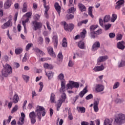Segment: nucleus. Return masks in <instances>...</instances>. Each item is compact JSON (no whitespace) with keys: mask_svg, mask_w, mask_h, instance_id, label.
<instances>
[{"mask_svg":"<svg viewBox=\"0 0 125 125\" xmlns=\"http://www.w3.org/2000/svg\"><path fill=\"white\" fill-rule=\"evenodd\" d=\"M46 114V112H45V109L44 108V107H43V106L38 105L36 108L35 112V111H32L30 112L29 114V117L30 119L31 124L32 125H34V124H36V117H37L39 121H41L42 115V117H44Z\"/></svg>","mask_w":125,"mask_h":125,"instance_id":"1","label":"nucleus"},{"mask_svg":"<svg viewBox=\"0 0 125 125\" xmlns=\"http://www.w3.org/2000/svg\"><path fill=\"white\" fill-rule=\"evenodd\" d=\"M11 73H12V67L10 65L7 63L5 66H3V69L1 71V74L3 77L6 78Z\"/></svg>","mask_w":125,"mask_h":125,"instance_id":"2","label":"nucleus"},{"mask_svg":"<svg viewBox=\"0 0 125 125\" xmlns=\"http://www.w3.org/2000/svg\"><path fill=\"white\" fill-rule=\"evenodd\" d=\"M115 123L117 124V125H123V124H125V115L124 114H119L116 117L115 120Z\"/></svg>","mask_w":125,"mask_h":125,"instance_id":"3","label":"nucleus"},{"mask_svg":"<svg viewBox=\"0 0 125 125\" xmlns=\"http://www.w3.org/2000/svg\"><path fill=\"white\" fill-rule=\"evenodd\" d=\"M62 24L63 25V28L66 32H72L75 27L73 24L69 23L68 24L66 21L62 22Z\"/></svg>","mask_w":125,"mask_h":125,"instance_id":"4","label":"nucleus"},{"mask_svg":"<svg viewBox=\"0 0 125 125\" xmlns=\"http://www.w3.org/2000/svg\"><path fill=\"white\" fill-rule=\"evenodd\" d=\"M66 89H73V88H79L80 87V83L78 82L74 81H69V83L66 84Z\"/></svg>","mask_w":125,"mask_h":125,"instance_id":"5","label":"nucleus"},{"mask_svg":"<svg viewBox=\"0 0 125 125\" xmlns=\"http://www.w3.org/2000/svg\"><path fill=\"white\" fill-rule=\"evenodd\" d=\"M32 26H33L34 31H38L40 29L42 28V23L39 22L37 21H32Z\"/></svg>","mask_w":125,"mask_h":125,"instance_id":"6","label":"nucleus"},{"mask_svg":"<svg viewBox=\"0 0 125 125\" xmlns=\"http://www.w3.org/2000/svg\"><path fill=\"white\" fill-rule=\"evenodd\" d=\"M67 98V96L66 94H63L62 95V99H60L59 100V103L57 104V110L59 111V109H60V107L62 105V104L65 102V100Z\"/></svg>","mask_w":125,"mask_h":125,"instance_id":"7","label":"nucleus"},{"mask_svg":"<svg viewBox=\"0 0 125 125\" xmlns=\"http://www.w3.org/2000/svg\"><path fill=\"white\" fill-rule=\"evenodd\" d=\"M12 26V22L11 21V20H9L6 22H5L3 25H1V29H7V28L9 27H11Z\"/></svg>","mask_w":125,"mask_h":125,"instance_id":"8","label":"nucleus"},{"mask_svg":"<svg viewBox=\"0 0 125 125\" xmlns=\"http://www.w3.org/2000/svg\"><path fill=\"white\" fill-rule=\"evenodd\" d=\"M125 3V0H118L116 3L115 7V9H117L119 10L121 7H122V5Z\"/></svg>","mask_w":125,"mask_h":125,"instance_id":"9","label":"nucleus"},{"mask_svg":"<svg viewBox=\"0 0 125 125\" xmlns=\"http://www.w3.org/2000/svg\"><path fill=\"white\" fill-rule=\"evenodd\" d=\"M125 42L124 41H121L118 42L117 43V48H118L119 49H121V50H124V49H125Z\"/></svg>","mask_w":125,"mask_h":125,"instance_id":"10","label":"nucleus"},{"mask_svg":"<svg viewBox=\"0 0 125 125\" xmlns=\"http://www.w3.org/2000/svg\"><path fill=\"white\" fill-rule=\"evenodd\" d=\"M100 47V42H96L92 45V51H96Z\"/></svg>","mask_w":125,"mask_h":125,"instance_id":"11","label":"nucleus"},{"mask_svg":"<svg viewBox=\"0 0 125 125\" xmlns=\"http://www.w3.org/2000/svg\"><path fill=\"white\" fill-rule=\"evenodd\" d=\"M53 42H54V46L56 48H57V45H58V36H57V34L55 33L53 38H52Z\"/></svg>","mask_w":125,"mask_h":125,"instance_id":"12","label":"nucleus"},{"mask_svg":"<svg viewBox=\"0 0 125 125\" xmlns=\"http://www.w3.org/2000/svg\"><path fill=\"white\" fill-rule=\"evenodd\" d=\"M95 90L97 92H101L104 90V86L100 84H96Z\"/></svg>","mask_w":125,"mask_h":125,"instance_id":"13","label":"nucleus"},{"mask_svg":"<svg viewBox=\"0 0 125 125\" xmlns=\"http://www.w3.org/2000/svg\"><path fill=\"white\" fill-rule=\"evenodd\" d=\"M54 7L59 16H60V13H61V6H60L59 3H58V2L55 3Z\"/></svg>","mask_w":125,"mask_h":125,"instance_id":"14","label":"nucleus"},{"mask_svg":"<svg viewBox=\"0 0 125 125\" xmlns=\"http://www.w3.org/2000/svg\"><path fill=\"white\" fill-rule=\"evenodd\" d=\"M101 34H102V30L101 29H100L98 30L97 31H93L91 32V38H95V35H101Z\"/></svg>","mask_w":125,"mask_h":125,"instance_id":"15","label":"nucleus"},{"mask_svg":"<svg viewBox=\"0 0 125 125\" xmlns=\"http://www.w3.org/2000/svg\"><path fill=\"white\" fill-rule=\"evenodd\" d=\"M78 7L79 8V10H80L81 12L86 11V7L82 3H79L78 4Z\"/></svg>","mask_w":125,"mask_h":125,"instance_id":"16","label":"nucleus"},{"mask_svg":"<svg viewBox=\"0 0 125 125\" xmlns=\"http://www.w3.org/2000/svg\"><path fill=\"white\" fill-rule=\"evenodd\" d=\"M47 51L50 56L53 57H55V53L53 51V48L52 47L49 46L47 48Z\"/></svg>","mask_w":125,"mask_h":125,"instance_id":"17","label":"nucleus"},{"mask_svg":"<svg viewBox=\"0 0 125 125\" xmlns=\"http://www.w3.org/2000/svg\"><path fill=\"white\" fill-rule=\"evenodd\" d=\"M50 102L51 103H56V97L55 94L51 93L50 94Z\"/></svg>","mask_w":125,"mask_h":125,"instance_id":"18","label":"nucleus"},{"mask_svg":"<svg viewBox=\"0 0 125 125\" xmlns=\"http://www.w3.org/2000/svg\"><path fill=\"white\" fill-rule=\"evenodd\" d=\"M93 70L95 72H100V71H103L104 70V66L102 64L101 66H96L94 68Z\"/></svg>","mask_w":125,"mask_h":125,"instance_id":"19","label":"nucleus"},{"mask_svg":"<svg viewBox=\"0 0 125 125\" xmlns=\"http://www.w3.org/2000/svg\"><path fill=\"white\" fill-rule=\"evenodd\" d=\"M87 87H85L83 90L79 94V96H80V97H81V98H83V96H84V94H85V93H86L87 92Z\"/></svg>","mask_w":125,"mask_h":125,"instance_id":"20","label":"nucleus"},{"mask_svg":"<svg viewBox=\"0 0 125 125\" xmlns=\"http://www.w3.org/2000/svg\"><path fill=\"white\" fill-rule=\"evenodd\" d=\"M78 47L81 49H84L85 48V44L83 41H80L78 43Z\"/></svg>","mask_w":125,"mask_h":125,"instance_id":"21","label":"nucleus"},{"mask_svg":"<svg viewBox=\"0 0 125 125\" xmlns=\"http://www.w3.org/2000/svg\"><path fill=\"white\" fill-rule=\"evenodd\" d=\"M108 60L107 56H104L100 57L98 59V62H104V61H106V60Z\"/></svg>","mask_w":125,"mask_h":125,"instance_id":"22","label":"nucleus"},{"mask_svg":"<svg viewBox=\"0 0 125 125\" xmlns=\"http://www.w3.org/2000/svg\"><path fill=\"white\" fill-rule=\"evenodd\" d=\"M29 18H27L25 21H22V25L24 27V33H27V30H26V23H28V22H29Z\"/></svg>","mask_w":125,"mask_h":125,"instance_id":"23","label":"nucleus"},{"mask_svg":"<svg viewBox=\"0 0 125 125\" xmlns=\"http://www.w3.org/2000/svg\"><path fill=\"white\" fill-rule=\"evenodd\" d=\"M99 104V102L97 101H95L94 102V112H97L99 111V109L98 108V104Z\"/></svg>","mask_w":125,"mask_h":125,"instance_id":"24","label":"nucleus"},{"mask_svg":"<svg viewBox=\"0 0 125 125\" xmlns=\"http://www.w3.org/2000/svg\"><path fill=\"white\" fill-rule=\"evenodd\" d=\"M11 5V1H10V0H7L4 5V7L5 9H7V8H9Z\"/></svg>","mask_w":125,"mask_h":125,"instance_id":"25","label":"nucleus"},{"mask_svg":"<svg viewBox=\"0 0 125 125\" xmlns=\"http://www.w3.org/2000/svg\"><path fill=\"white\" fill-rule=\"evenodd\" d=\"M67 88H68V87H67V85L65 87L61 86V87L60 88V92H61V93H62V94H66L65 93V92L66 91V90H68Z\"/></svg>","mask_w":125,"mask_h":125,"instance_id":"26","label":"nucleus"},{"mask_svg":"<svg viewBox=\"0 0 125 125\" xmlns=\"http://www.w3.org/2000/svg\"><path fill=\"white\" fill-rule=\"evenodd\" d=\"M18 101H19V96H18V94H15L14 95L13 102L14 103H18Z\"/></svg>","mask_w":125,"mask_h":125,"instance_id":"27","label":"nucleus"},{"mask_svg":"<svg viewBox=\"0 0 125 125\" xmlns=\"http://www.w3.org/2000/svg\"><path fill=\"white\" fill-rule=\"evenodd\" d=\"M110 19H111V16H110V15H106L104 18V23H108V22H109V21Z\"/></svg>","mask_w":125,"mask_h":125,"instance_id":"28","label":"nucleus"},{"mask_svg":"<svg viewBox=\"0 0 125 125\" xmlns=\"http://www.w3.org/2000/svg\"><path fill=\"white\" fill-rule=\"evenodd\" d=\"M86 34V30L85 29H84L83 30L82 32H81L80 37L81 39H84V38H85Z\"/></svg>","mask_w":125,"mask_h":125,"instance_id":"29","label":"nucleus"},{"mask_svg":"<svg viewBox=\"0 0 125 125\" xmlns=\"http://www.w3.org/2000/svg\"><path fill=\"white\" fill-rule=\"evenodd\" d=\"M125 61L124 60H121V62H119L118 64L119 68H122L123 67H125Z\"/></svg>","mask_w":125,"mask_h":125,"instance_id":"30","label":"nucleus"},{"mask_svg":"<svg viewBox=\"0 0 125 125\" xmlns=\"http://www.w3.org/2000/svg\"><path fill=\"white\" fill-rule=\"evenodd\" d=\"M118 18V16L116 14H113L111 16V22H114Z\"/></svg>","mask_w":125,"mask_h":125,"instance_id":"31","label":"nucleus"},{"mask_svg":"<svg viewBox=\"0 0 125 125\" xmlns=\"http://www.w3.org/2000/svg\"><path fill=\"white\" fill-rule=\"evenodd\" d=\"M22 51H23V49H22V48H17L15 50V52L17 55L21 54Z\"/></svg>","mask_w":125,"mask_h":125,"instance_id":"32","label":"nucleus"},{"mask_svg":"<svg viewBox=\"0 0 125 125\" xmlns=\"http://www.w3.org/2000/svg\"><path fill=\"white\" fill-rule=\"evenodd\" d=\"M58 60L60 62H59V64H60V62H62V60H63V55L62 54V53L60 52L58 55Z\"/></svg>","mask_w":125,"mask_h":125,"instance_id":"33","label":"nucleus"},{"mask_svg":"<svg viewBox=\"0 0 125 125\" xmlns=\"http://www.w3.org/2000/svg\"><path fill=\"white\" fill-rule=\"evenodd\" d=\"M67 45H68V43L67 42V39H66V38H63L62 40V46H63V47H67Z\"/></svg>","mask_w":125,"mask_h":125,"instance_id":"34","label":"nucleus"},{"mask_svg":"<svg viewBox=\"0 0 125 125\" xmlns=\"http://www.w3.org/2000/svg\"><path fill=\"white\" fill-rule=\"evenodd\" d=\"M88 13L89 16L91 17L92 18H93V17H94L93 15L92 14V6H90L88 8Z\"/></svg>","mask_w":125,"mask_h":125,"instance_id":"35","label":"nucleus"},{"mask_svg":"<svg viewBox=\"0 0 125 125\" xmlns=\"http://www.w3.org/2000/svg\"><path fill=\"white\" fill-rule=\"evenodd\" d=\"M22 78L26 82V83H28L30 80V77L28 75H22Z\"/></svg>","mask_w":125,"mask_h":125,"instance_id":"36","label":"nucleus"},{"mask_svg":"<svg viewBox=\"0 0 125 125\" xmlns=\"http://www.w3.org/2000/svg\"><path fill=\"white\" fill-rule=\"evenodd\" d=\"M97 28H98V25H92L90 27V31L91 32H91H94L93 31H94V30H95V29H97Z\"/></svg>","mask_w":125,"mask_h":125,"instance_id":"37","label":"nucleus"},{"mask_svg":"<svg viewBox=\"0 0 125 125\" xmlns=\"http://www.w3.org/2000/svg\"><path fill=\"white\" fill-rule=\"evenodd\" d=\"M46 75L49 80L53 77V73L51 71H49L47 73H46Z\"/></svg>","mask_w":125,"mask_h":125,"instance_id":"38","label":"nucleus"},{"mask_svg":"<svg viewBox=\"0 0 125 125\" xmlns=\"http://www.w3.org/2000/svg\"><path fill=\"white\" fill-rule=\"evenodd\" d=\"M35 52H37V53H39L40 54H41L42 55H44V53H43V52H42V50H41L38 48H36L35 49Z\"/></svg>","mask_w":125,"mask_h":125,"instance_id":"39","label":"nucleus"},{"mask_svg":"<svg viewBox=\"0 0 125 125\" xmlns=\"http://www.w3.org/2000/svg\"><path fill=\"white\" fill-rule=\"evenodd\" d=\"M38 44H42L43 43V38L42 37H39L38 40Z\"/></svg>","mask_w":125,"mask_h":125,"instance_id":"40","label":"nucleus"},{"mask_svg":"<svg viewBox=\"0 0 125 125\" xmlns=\"http://www.w3.org/2000/svg\"><path fill=\"white\" fill-rule=\"evenodd\" d=\"M33 44L32 43H29L27 44L25 48L26 51H29V49H30V48L33 46Z\"/></svg>","mask_w":125,"mask_h":125,"instance_id":"41","label":"nucleus"},{"mask_svg":"<svg viewBox=\"0 0 125 125\" xmlns=\"http://www.w3.org/2000/svg\"><path fill=\"white\" fill-rule=\"evenodd\" d=\"M18 110V105L17 104L15 105V106L13 107L12 110L11 111V114H13V113H15L16 111Z\"/></svg>","mask_w":125,"mask_h":125,"instance_id":"42","label":"nucleus"},{"mask_svg":"<svg viewBox=\"0 0 125 125\" xmlns=\"http://www.w3.org/2000/svg\"><path fill=\"white\" fill-rule=\"evenodd\" d=\"M112 26V24L110 23H107L105 25H104V30L105 31H107V30H109L110 28H111Z\"/></svg>","mask_w":125,"mask_h":125,"instance_id":"43","label":"nucleus"},{"mask_svg":"<svg viewBox=\"0 0 125 125\" xmlns=\"http://www.w3.org/2000/svg\"><path fill=\"white\" fill-rule=\"evenodd\" d=\"M43 6L44 7L45 9V14L47 15V12H48V11L49 10V6H46V4L44 5L43 4Z\"/></svg>","mask_w":125,"mask_h":125,"instance_id":"44","label":"nucleus"},{"mask_svg":"<svg viewBox=\"0 0 125 125\" xmlns=\"http://www.w3.org/2000/svg\"><path fill=\"white\" fill-rule=\"evenodd\" d=\"M120 86V83L119 82H116L114 83L113 86V89H116L118 88Z\"/></svg>","mask_w":125,"mask_h":125,"instance_id":"45","label":"nucleus"},{"mask_svg":"<svg viewBox=\"0 0 125 125\" xmlns=\"http://www.w3.org/2000/svg\"><path fill=\"white\" fill-rule=\"evenodd\" d=\"M58 79L62 81L63 80H65L64 78H65V76H64V74L61 73L58 76Z\"/></svg>","mask_w":125,"mask_h":125,"instance_id":"46","label":"nucleus"},{"mask_svg":"<svg viewBox=\"0 0 125 125\" xmlns=\"http://www.w3.org/2000/svg\"><path fill=\"white\" fill-rule=\"evenodd\" d=\"M122 39H123V35L121 34H118L116 35V40H117V41H121Z\"/></svg>","mask_w":125,"mask_h":125,"instance_id":"47","label":"nucleus"},{"mask_svg":"<svg viewBox=\"0 0 125 125\" xmlns=\"http://www.w3.org/2000/svg\"><path fill=\"white\" fill-rule=\"evenodd\" d=\"M79 110L82 113H85V108L83 106H80L79 107Z\"/></svg>","mask_w":125,"mask_h":125,"instance_id":"48","label":"nucleus"},{"mask_svg":"<svg viewBox=\"0 0 125 125\" xmlns=\"http://www.w3.org/2000/svg\"><path fill=\"white\" fill-rule=\"evenodd\" d=\"M75 11H76V8L74 7H71L69 9L68 13H75Z\"/></svg>","mask_w":125,"mask_h":125,"instance_id":"49","label":"nucleus"},{"mask_svg":"<svg viewBox=\"0 0 125 125\" xmlns=\"http://www.w3.org/2000/svg\"><path fill=\"white\" fill-rule=\"evenodd\" d=\"M61 86H66V81H65V79L61 80Z\"/></svg>","mask_w":125,"mask_h":125,"instance_id":"50","label":"nucleus"},{"mask_svg":"<svg viewBox=\"0 0 125 125\" xmlns=\"http://www.w3.org/2000/svg\"><path fill=\"white\" fill-rule=\"evenodd\" d=\"M66 18L67 19H68V20H70V19H74V15L72 14L67 15L66 16Z\"/></svg>","mask_w":125,"mask_h":125,"instance_id":"51","label":"nucleus"},{"mask_svg":"<svg viewBox=\"0 0 125 125\" xmlns=\"http://www.w3.org/2000/svg\"><path fill=\"white\" fill-rule=\"evenodd\" d=\"M39 85L40 86V88L39 89V92H41V91L42 90V88H43V83L42 82H40L39 83Z\"/></svg>","mask_w":125,"mask_h":125,"instance_id":"52","label":"nucleus"},{"mask_svg":"<svg viewBox=\"0 0 125 125\" xmlns=\"http://www.w3.org/2000/svg\"><path fill=\"white\" fill-rule=\"evenodd\" d=\"M40 17H41V16L39 14H36L35 15L33 18L34 19V20H35V21H38L39 20V18H40Z\"/></svg>","mask_w":125,"mask_h":125,"instance_id":"53","label":"nucleus"},{"mask_svg":"<svg viewBox=\"0 0 125 125\" xmlns=\"http://www.w3.org/2000/svg\"><path fill=\"white\" fill-rule=\"evenodd\" d=\"M92 98H93L92 94H89L85 97V100H89V99H92Z\"/></svg>","mask_w":125,"mask_h":125,"instance_id":"54","label":"nucleus"},{"mask_svg":"<svg viewBox=\"0 0 125 125\" xmlns=\"http://www.w3.org/2000/svg\"><path fill=\"white\" fill-rule=\"evenodd\" d=\"M24 16H25L26 17H27V18H30V17H31V16H32V12H29L27 13H26L25 15H24Z\"/></svg>","mask_w":125,"mask_h":125,"instance_id":"55","label":"nucleus"},{"mask_svg":"<svg viewBox=\"0 0 125 125\" xmlns=\"http://www.w3.org/2000/svg\"><path fill=\"white\" fill-rule=\"evenodd\" d=\"M109 37L110 39H114L116 37V34L114 33H110L109 34Z\"/></svg>","mask_w":125,"mask_h":125,"instance_id":"56","label":"nucleus"},{"mask_svg":"<svg viewBox=\"0 0 125 125\" xmlns=\"http://www.w3.org/2000/svg\"><path fill=\"white\" fill-rule=\"evenodd\" d=\"M110 124V120L109 119H105L104 122V125H107Z\"/></svg>","mask_w":125,"mask_h":125,"instance_id":"57","label":"nucleus"},{"mask_svg":"<svg viewBox=\"0 0 125 125\" xmlns=\"http://www.w3.org/2000/svg\"><path fill=\"white\" fill-rule=\"evenodd\" d=\"M46 24L48 30H49V31H51V27H50L49 22L48 21H47Z\"/></svg>","mask_w":125,"mask_h":125,"instance_id":"58","label":"nucleus"},{"mask_svg":"<svg viewBox=\"0 0 125 125\" xmlns=\"http://www.w3.org/2000/svg\"><path fill=\"white\" fill-rule=\"evenodd\" d=\"M99 24L101 27H104V24L103 23V20L99 19Z\"/></svg>","mask_w":125,"mask_h":125,"instance_id":"59","label":"nucleus"},{"mask_svg":"<svg viewBox=\"0 0 125 125\" xmlns=\"http://www.w3.org/2000/svg\"><path fill=\"white\" fill-rule=\"evenodd\" d=\"M68 119H69L70 121L73 120V115H72V113L70 112H68Z\"/></svg>","mask_w":125,"mask_h":125,"instance_id":"60","label":"nucleus"},{"mask_svg":"<svg viewBox=\"0 0 125 125\" xmlns=\"http://www.w3.org/2000/svg\"><path fill=\"white\" fill-rule=\"evenodd\" d=\"M27 109H29V110H32V109H33V104H29L27 106Z\"/></svg>","mask_w":125,"mask_h":125,"instance_id":"61","label":"nucleus"},{"mask_svg":"<svg viewBox=\"0 0 125 125\" xmlns=\"http://www.w3.org/2000/svg\"><path fill=\"white\" fill-rule=\"evenodd\" d=\"M115 103H122L123 101L120 99H116L115 101Z\"/></svg>","mask_w":125,"mask_h":125,"instance_id":"62","label":"nucleus"},{"mask_svg":"<svg viewBox=\"0 0 125 125\" xmlns=\"http://www.w3.org/2000/svg\"><path fill=\"white\" fill-rule=\"evenodd\" d=\"M73 65H74V63H73V62H72V61H69L68 63L69 67H73Z\"/></svg>","mask_w":125,"mask_h":125,"instance_id":"63","label":"nucleus"},{"mask_svg":"<svg viewBox=\"0 0 125 125\" xmlns=\"http://www.w3.org/2000/svg\"><path fill=\"white\" fill-rule=\"evenodd\" d=\"M81 125H89V124L85 121H83L81 123Z\"/></svg>","mask_w":125,"mask_h":125,"instance_id":"64","label":"nucleus"}]
</instances>
